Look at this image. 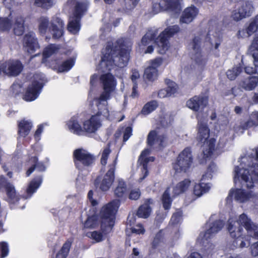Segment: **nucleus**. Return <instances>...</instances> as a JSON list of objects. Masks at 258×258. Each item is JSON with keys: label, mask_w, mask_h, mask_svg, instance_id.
I'll use <instances>...</instances> for the list:
<instances>
[{"label": "nucleus", "mask_w": 258, "mask_h": 258, "mask_svg": "<svg viewBox=\"0 0 258 258\" xmlns=\"http://www.w3.org/2000/svg\"><path fill=\"white\" fill-rule=\"evenodd\" d=\"M100 80L103 85L104 92L99 98H95L93 101V104H95L98 109V112L96 114L92 115L89 119L84 121V133H95L101 126L99 116L102 115L106 118L109 117L107 100L109 99L110 93L115 90L116 83L113 75L110 73L102 75Z\"/></svg>", "instance_id": "f257e3e1"}, {"label": "nucleus", "mask_w": 258, "mask_h": 258, "mask_svg": "<svg viewBox=\"0 0 258 258\" xmlns=\"http://www.w3.org/2000/svg\"><path fill=\"white\" fill-rule=\"evenodd\" d=\"M132 45V42L126 39H119L113 46L108 42L102 50V56L97 69L105 72L110 71L114 66L119 68L125 66L129 60Z\"/></svg>", "instance_id": "f03ea898"}, {"label": "nucleus", "mask_w": 258, "mask_h": 258, "mask_svg": "<svg viewBox=\"0 0 258 258\" xmlns=\"http://www.w3.org/2000/svg\"><path fill=\"white\" fill-rule=\"evenodd\" d=\"M209 41L212 47L217 49L221 43V38L219 33H216L210 30L205 37V35H200L195 37L192 41L188 45V49L190 51L191 58L194 59L199 65H204L206 63V59L203 57L201 53V46L204 43V40Z\"/></svg>", "instance_id": "7ed1b4c3"}, {"label": "nucleus", "mask_w": 258, "mask_h": 258, "mask_svg": "<svg viewBox=\"0 0 258 258\" xmlns=\"http://www.w3.org/2000/svg\"><path fill=\"white\" fill-rule=\"evenodd\" d=\"M89 5L87 1L68 0L66 7L72 8L68 25V30L73 34H77L80 30V20L87 11Z\"/></svg>", "instance_id": "20e7f679"}, {"label": "nucleus", "mask_w": 258, "mask_h": 258, "mask_svg": "<svg viewBox=\"0 0 258 258\" xmlns=\"http://www.w3.org/2000/svg\"><path fill=\"white\" fill-rule=\"evenodd\" d=\"M197 118L198 119L199 125L198 139L200 142L203 143V154L205 158H208L211 156L214 150L215 140L213 138H210V129L207 123L204 122L201 118L199 113H198Z\"/></svg>", "instance_id": "39448f33"}, {"label": "nucleus", "mask_w": 258, "mask_h": 258, "mask_svg": "<svg viewBox=\"0 0 258 258\" xmlns=\"http://www.w3.org/2000/svg\"><path fill=\"white\" fill-rule=\"evenodd\" d=\"M119 206V201L113 200L102 208L100 211L101 229L104 234L111 231L114 224L115 215Z\"/></svg>", "instance_id": "423d86ee"}, {"label": "nucleus", "mask_w": 258, "mask_h": 258, "mask_svg": "<svg viewBox=\"0 0 258 258\" xmlns=\"http://www.w3.org/2000/svg\"><path fill=\"white\" fill-rule=\"evenodd\" d=\"M211 221L212 218H210L208 224V229L205 232L201 233L197 239L198 242L204 246L205 250L207 252H210L214 247V245L209 241V239L220 231L224 225V223L222 220Z\"/></svg>", "instance_id": "0eeeda50"}, {"label": "nucleus", "mask_w": 258, "mask_h": 258, "mask_svg": "<svg viewBox=\"0 0 258 258\" xmlns=\"http://www.w3.org/2000/svg\"><path fill=\"white\" fill-rule=\"evenodd\" d=\"M46 82V80L44 74L39 73L34 75L32 83L28 87L24 99L27 101L35 100L38 97Z\"/></svg>", "instance_id": "6e6552de"}, {"label": "nucleus", "mask_w": 258, "mask_h": 258, "mask_svg": "<svg viewBox=\"0 0 258 258\" xmlns=\"http://www.w3.org/2000/svg\"><path fill=\"white\" fill-rule=\"evenodd\" d=\"M254 68L245 67V72L248 74H256L258 75V54H252ZM240 87L246 91L254 90L258 86V76L249 77L241 81L239 84Z\"/></svg>", "instance_id": "1a4fd4ad"}, {"label": "nucleus", "mask_w": 258, "mask_h": 258, "mask_svg": "<svg viewBox=\"0 0 258 258\" xmlns=\"http://www.w3.org/2000/svg\"><path fill=\"white\" fill-rule=\"evenodd\" d=\"M216 168L214 163L211 164L206 173L202 176L200 182L196 184L194 188V194L198 197L202 196L203 194L208 192L211 188L210 183L207 182L212 178V173Z\"/></svg>", "instance_id": "9d476101"}, {"label": "nucleus", "mask_w": 258, "mask_h": 258, "mask_svg": "<svg viewBox=\"0 0 258 258\" xmlns=\"http://www.w3.org/2000/svg\"><path fill=\"white\" fill-rule=\"evenodd\" d=\"M192 162L191 150L189 148H186L179 154L173 167L176 172H185L190 168Z\"/></svg>", "instance_id": "9b49d317"}, {"label": "nucleus", "mask_w": 258, "mask_h": 258, "mask_svg": "<svg viewBox=\"0 0 258 258\" xmlns=\"http://www.w3.org/2000/svg\"><path fill=\"white\" fill-rule=\"evenodd\" d=\"M179 31L177 25L168 27L164 30L156 39L155 42L158 46V51L160 54H164L168 50L169 45L168 38Z\"/></svg>", "instance_id": "f8f14e48"}, {"label": "nucleus", "mask_w": 258, "mask_h": 258, "mask_svg": "<svg viewBox=\"0 0 258 258\" xmlns=\"http://www.w3.org/2000/svg\"><path fill=\"white\" fill-rule=\"evenodd\" d=\"M116 159L117 158H115L109 165V169L106 174L102 176H98L95 181V184H98L99 188L102 191H107L114 181Z\"/></svg>", "instance_id": "ddd939ff"}, {"label": "nucleus", "mask_w": 258, "mask_h": 258, "mask_svg": "<svg viewBox=\"0 0 258 258\" xmlns=\"http://www.w3.org/2000/svg\"><path fill=\"white\" fill-rule=\"evenodd\" d=\"M23 69L22 63L18 59H10L0 62V74L3 73L10 77H16Z\"/></svg>", "instance_id": "4468645a"}, {"label": "nucleus", "mask_w": 258, "mask_h": 258, "mask_svg": "<svg viewBox=\"0 0 258 258\" xmlns=\"http://www.w3.org/2000/svg\"><path fill=\"white\" fill-rule=\"evenodd\" d=\"M254 11V7L251 2L242 1L236 5V9L233 11L231 17L236 21L251 16Z\"/></svg>", "instance_id": "2eb2a0df"}, {"label": "nucleus", "mask_w": 258, "mask_h": 258, "mask_svg": "<svg viewBox=\"0 0 258 258\" xmlns=\"http://www.w3.org/2000/svg\"><path fill=\"white\" fill-rule=\"evenodd\" d=\"M258 195V189L256 192L250 189L245 190L242 189H232L229 192L227 198V201H231L233 198L234 200L239 203H245L253 201Z\"/></svg>", "instance_id": "dca6fc26"}, {"label": "nucleus", "mask_w": 258, "mask_h": 258, "mask_svg": "<svg viewBox=\"0 0 258 258\" xmlns=\"http://www.w3.org/2000/svg\"><path fill=\"white\" fill-rule=\"evenodd\" d=\"M147 141L149 146L160 149L166 145L167 138L159 129H156L150 132L147 137Z\"/></svg>", "instance_id": "f3484780"}, {"label": "nucleus", "mask_w": 258, "mask_h": 258, "mask_svg": "<svg viewBox=\"0 0 258 258\" xmlns=\"http://www.w3.org/2000/svg\"><path fill=\"white\" fill-rule=\"evenodd\" d=\"M75 164L77 168L81 169V165L88 166L94 162V156L83 149H77L74 152Z\"/></svg>", "instance_id": "a211bd4d"}, {"label": "nucleus", "mask_w": 258, "mask_h": 258, "mask_svg": "<svg viewBox=\"0 0 258 258\" xmlns=\"http://www.w3.org/2000/svg\"><path fill=\"white\" fill-rule=\"evenodd\" d=\"M150 153V150L149 149H145L142 151L139 157V162L140 163L139 168L141 171L139 178V182H142L148 175V163L150 161L153 162L154 160L153 157H148Z\"/></svg>", "instance_id": "6ab92c4d"}, {"label": "nucleus", "mask_w": 258, "mask_h": 258, "mask_svg": "<svg viewBox=\"0 0 258 258\" xmlns=\"http://www.w3.org/2000/svg\"><path fill=\"white\" fill-rule=\"evenodd\" d=\"M162 61V58L160 57L151 60L150 66L145 70L144 78L151 82L156 80L158 76L157 68L161 65Z\"/></svg>", "instance_id": "aec40b11"}, {"label": "nucleus", "mask_w": 258, "mask_h": 258, "mask_svg": "<svg viewBox=\"0 0 258 258\" xmlns=\"http://www.w3.org/2000/svg\"><path fill=\"white\" fill-rule=\"evenodd\" d=\"M239 226L242 225L247 231L248 236L254 238H258V226L253 223L245 214H242L238 220Z\"/></svg>", "instance_id": "412c9836"}, {"label": "nucleus", "mask_w": 258, "mask_h": 258, "mask_svg": "<svg viewBox=\"0 0 258 258\" xmlns=\"http://www.w3.org/2000/svg\"><path fill=\"white\" fill-rule=\"evenodd\" d=\"M6 190L10 202L15 203L19 198L17 195L14 186L8 182L3 176H0V191Z\"/></svg>", "instance_id": "4be33fe9"}, {"label": "nucleus", "mask_w": 258, "mask_h": 258, "mask_svg": "<svg viewBox=\"0 0 258 258\" xmlns=\"http://www.w3.org/2000/svg\"><path fill=\"white\" fill-rule=\"evenodd\" d=\"M23 45L26 50L29 53H32L39 48V46L34 32H30L25 35Z\"/></svg>", "instance_id": "5701e85b"}, {"label": "nucleus", "mask_w": 258, "mask_h": 258, "mask_svg": "<svg viewBox=\"0 0 258 258\" xmlns=\"http://www.w3.org/2000/svg\"><path fill=\"white\" fill-rule=\"evenodd\" d=\"M208 99L203 96H195L186 102V106L194 111H198L200 108L206 106Z\"/></svg>", "instance_id": "b1692460"}, {"label": "nucleus", "mask_w": 258, "mask_h": 258, "mask_svg": "<svg viewBox=\"0 0 258 258\" xmlns=\"http://www.w3.org/2000/svg\"><path fill=\"white\" fill-rule=\"evenodd\" d=\"M159 7L163 11H172L177 12L180 11L179 0H162L159 4L153 5V9Z\"/></svg>", "instance_id": "393cba45"}, {"label": "nucleus", "mask_w": 258, "mask_h": 258, "mask_svg": "<svg viewBox=\"0 0 258 258\" xmlns=\"http://www.w3.org/2000/svg\"><path fill=\"white\" fill-rule=\"evenodd\" d=\"M165 82L167 88L161 89L158 92V97L160 98L171 97L177 91L178 86L175 82L168 79L166 80Z\"/></svg>", "instance_id": "a878e982"}, {"label": "nucleus", "mask_w": 258, "mask_h": 258, "mask_svg": "<svg viewBox=\"0 0 258 258\" xmlns=\"http://www.w3.org/2000/svg\"><path fill=\"white\" fill-rule=\"evenodd\" d=\"M64 23L62 20L57 16L53 17L51 22V31L53 37L60 38L63 34Z\"/></svg>", "instance_id": "bb28decb"}, {"label": "nucleus", "mask_w": 258, "mask_h": 258, "mask_svg": "<svg viewBox=\"0 0 258 258\" xmlns=\"http://www.w3.org/2000/svg\"><path fill=\"white\" fill-rule=\"evenodd\" d=\"M198 14L199 10L196 7L186 8L182 13L180 22L182 23H190L196 18Z\"/></svg>", "instance_id": "cd10ccee"}, {"label": "nucleus", "mask_w": 258, "mask_h": 258, "mask_svg": "<svg viewBox=\"0 0 258 258\" xmlns=\"http://www.w3.org/2000/svg\"><path fill=\"white\" fill-rule=\"evenodd\" d=\"M227 229L230 235L233 238H238L242 235V228L239 226V222L235 221L233 218L229 219Z\"/></svg>", "instance_id": "c85d7f7f"}, {"label": "nucleus", "mask_w": 258, "mask_h": 258, "mask_svg": "<svg viewBox=\"0 0 258 258\" xmlns=\"http://www.w3.org/2000/svg\"><path fill=\"white\" fill-rule=\"evenodd\" d=\"M67 125L69 130L75 134L81 135L84 133L83 127L81 126L77 117H72L67 122Z\"/></svg>", "instance_id": "c756f323"}, {"label": "nucleus", "mask_w": 258, "mask_h": 258, "mask_svg": "<svg viewBox=\"0 0 258 258\" xmlns=\"http://www.w3.org/2000/svg\"><path fill=\"white\" fill-rule=\"evenodd\" d=\"M32 123L29 120L23 119L18 122V134L20 136L25 137L30 133Z\"/></svg>", "instance_id": "7c9ffc66"}, {"label": "nucleus", "mask_w": 258, "mask_h": 258, "mask_svg": "<svg viewBox=\"0 0 258 258\" xmlns=\"http://www.w3.org/2000/svg\"><path fill=\"white\" fill-rule=\"evenodd\" d=\"M24 20L23 17L17 14L14 18V32L18 36L21 35L24 32Z\"/></svg>", "instance_id": "2f4dec72"}, {"label": "nucleus", "mask_w": 258, "mask_h": 258, "mask_svg": "<svg viewBox=\"0 0 258 258\" xmlns=\"http://www.w3.org/2000/svg\"><path fill=\"white\" fill-rule=\"evenodd\" d=\"M190 181L186 179L178 183L176 186L172 188V197H174L185 192L189 187Z\"/></svg>", "instance_id": "473e14b6"}, {"label": "nucleus", "mask_w": 258, "mask_h": 258, "mask_svg": "<svg viewBox=\"0 0 258 258\" xmlns=\"http://www.w3.org/2000/svg\"><path fill=\"white\" fill-rule=\"evenodd\" d=\"M117 185L114 190V195L117 197H123L127 194V187L122 179H117Z\"/></svg>", "instance_id": "72a5a7b5"}, {"label": "nucleus", "mask_w": 258, "mask_h": 258, "mask_svg": "<svg viewBox=\"0 0 258 258\" xmlns=\"http://www.w3.org/2000/svg\"><path fill=\"white\" fill-rule=\"evenodd\" d=\"M42 181V178L40 176L35 177L31 181L27 189V193L29 195V197H30L40 186Z\"/></svg>", "instance_id": "f704fd0d"}, {"label": "nucleus", "mask_w": 258, "mask_h": 258, "mask_svg": "<svg viewBox=\"0 0 258 258\" xmlns=\"http://www.w3.org/2000/svg\"><path fill=\"white\" fill-rule=\"evenodd\" d=\"M29 162L32 164V166L27 170L26 174L27 176H29L34 170L35 168H36L40 171H44L45 167L43 164L37 162V158L36 157L31 158Z\"/></svg>", "instance_id": "c9c22d12"}, {"label": "nucleus", "mask_w": 258, "mask_h": 258, "mask_svg": "<svg viewBox=\"0 0 258 258\" xmlns=\"http://www.w3.org/2000/svg\"><path fill=\"white\" fill-rule=\"evenodd\" d=\"M258 125V112H252L250 116L249 119L241 124L243 129H247L253 126Z\"/></svg>", "instance_id": "e433bc0d"}, {"label": "nucleus", "mask_w": 258, "mask_h": 258, "mask_svg": "<svg viewBox=\"0 0 258 258\" xmlns=\"http://www.w3.org/2000/svg\"><path fill=\"white\" fill-rule=\"evenodd\" d=\"M151 211V208L149 204L145 203L139 207L137 215L140 218H147L150 216Z\"/></svg>", "instance_id": "4c0bfd02"}, {"label": "nucleus", "mask_w": 258, "mask_h": 258, "mask_svg": "<svg viewBox=\"0 0 258 258\" xmlns=\"http://www.w3.org/2000/svg\"><path fill=\"white\" fill-rule=\"evenodd\" d=\"M171 189L170 187L167 188L164 192L162 201L164 208L165 210H168L170 208L172 203V198L170 197Z\"/></svg>", "instance_id": "58836bf2"}, {"label": "nucleus", "mask_w": 258, "mask_h": 258, "mask_svg": "<svg viewBox=\"0 0 258 258\" xmlns=\"http://www.w3.org/2000/svg\"><path fill=\"white\" fill-rule=\"evenodd\" d=\"M158 106V104L157 101L152 100L149 101L144 105L141 112L143 114L148 115L155 110Z\"/></svg>", "instance_id": "ea45409f"}, {"label": "nucleus", "mask_w": 258, "mask_h": 258, "mask_svg": "<svg viewBox=\"0 0 258 258\" xmlns=\"http://www.w3.org/2000/svg\"><path fill=\"white\" fill-rule=\"evenodd\" d=\"M38 30L40 33L45 34L47 30L49 20L47 17H41L38 20Z\"/></svg>", "instance_id": "a19ab883"}, {"label": "nucleus", "mask_w": 258, "mask_h": 258, "mask_svg": "<svg viewBox=\"0 0 258 258\" xmlns=\"http://www.w3.org/2000/svg\"><path fill=\"white\" fill-rule=\"evenodd\" d=\"M242 72V68L239 64L234 67L232 69L229 70L226 73L227 76L230 80H234Z\"/></svg>", "instance_id": "79ce46f5"}, {"label": "nucleus", "mask_w": 258, "mask_h": 258, "mask_svg": "<svg viewBox=\"0 0 258 258\" xmlns=\"http://www.w3.org/2000/svg\"><path fill=\"white\" fill-rule=\"evenodd\" d=\"M75 60L71 58L62 63L58 68V71L59 72H67L69 71L74 65Z\"/></svg>", "instance_id": "37998d69"}, {"label": "nucleus", "mask_w": 258, "mask_h": 258, "mask_svg": "<svg viewBox=\"0 0 258 258\" xmlns=\"http://www.w3.org/2000/svg\"><path fill=\"white\" fill-rule=\"evenodd\" d=\"M164 243L163 234L162 231L158 232L154 238L152 242V246L154 248H157L162 246Z\"/></svg>", "instance_id": "c03bdc74"}, {"label": "nucleus", "mask_w": 258, "mask_h": 258, "mask_svg": "<svg viewBox=\"0 0 258 258\" xmlns=\"http://www.w3.org/2000/svg\"><path fill=\"white\" fill-rule=\"evenodd\" d=\"M156 34L151 30L148 31L141 40V44L145 46L149 44L155 38Z\"/></svg>", "instance_id": "a18cd8bd"}, {"label": "nucleus", "mask_w": 258, "mask_h": 258, "mask_svg": "<svg viewBox=\"0 0 258 258\" xmlns=\"http://www.w3.org/2000/svg\"><path fill=\"white\" fill-rule=\"evenodd\" d=\"M98 225L97 217L92 216L89 217L84 224V227L87 228H94Z\"/></svg>", "instance_id": "49530a36"}, {"label": "nucleus", "mask_w": 258, "mask_h": 258, "mask_svg": "<svg viewBox=\"0 0 258 258\" xmlns=\"http://www.w3.org/2000/svg\"><path fill=\"white\" fill-rule=\"evenodd\" d=\"M234 243L235 244V246L236 247L243 248L249 245L250 242L248 239H246L245 237H243L242 235L239 238H236Z\"/></svg>", "instance_id": "de8ad7c7"}, {"label": "nucleus", "mask_w": 258, "mask_h": 258, "mask_svg": "<svg viewBox=\"0 0 258 258\" xmlns=\"http://www.w3.org/2000/svg\"><path fill=\"white\" fill-rule=\"evenodd\" d=\"M11 26V23L9 19L0 18V33L10 30Z\"/></svg>", "instance_id": "09e8293b"}, {"label": "nucleus", "mask_w": 258, "mask_h": 258, "mask_svg": "<svg viewBox=\"0 0 258 258\" xmlns=\"http://www.w3.org/2000/svg\"><path fill=\"white\" fill-rule=\"evenodd\" d=\"M35 4L38 7L47 9L53 6L54 0H35Z\"/></svg>", "instance_id": "8fccbe9b"}, {"label": "nucleus", "mask_w": 258, "mask_h": 258, "mask_svg": "<svg viewBox=\"0 0 258 258\" xmlns=\"http://www.w3.org/2000/svg\"><path fill=\"white\" fill-rule=\"evenodd\" d=\"M87 236L94 240L95 242H99L103 240V235L101 232L94 231L87 233Z\"/></svg>", "instance_id": "3c124183"}, {"label": "nucleus", "mask_w": 258, "mask_h": 258, "mask_svg": "<svg viewBox=\"0 0 258 258\" xmlns=\"http://www.w3.org/2000/svg\"><path fill=\"white\" fill-rule=\"evenodd\" d=\"M58 48L54 44H51L46 47L43 51V56L47 58L50 56L52 54L54 53L57 50Z\"/></svg>", "instance_id": "603ef678"}, {"label": "nucleus", "mask_w": 258, "mask_h": 258, "mask_svg": "<svg viewBox=\"0 0 258 258\" xmlns=\"http://www.w3.org/2000/svg\"><path fill=\"white\" fill-rule=\"evenodd\" d=\"M248 51L252 55L253 53L258 54L257 52H254L255 51H258V33L255 35L254 37L249 46Z\"/></svg>", "instance_id": "864d4df0"}, {"label": "nucleus", "mask_w": 258, "mask_h": 258, "mask_svg": "<svg viewBox=\"0 0 258 258\" xmlns=\"http://www.w3.org/2000/svg\"><path fill=\"white\" fill-rule=\"evenodd\" d=\"M73 242V238H70L68 239L66 242L63 244L60 250L59 251L60 252L63 253L64 255H68L70 248L72 246V243Z\"/></svg>", "instance_id": "5fc2aeb1"}, {"label": "nucleus", "mask_w": 258, "mask_h": 258, "mask_svg": "<svg viewBox=\"0 0 258 258\" xmlns=\"http://www.w3.org/2000/svg\"><path fill=\"white\" fill-rule=\"evenodd\" d=\"M110 152L111 150L109 147H106L103 149L100 159L102 165H105L107 164V160Z\"/></svg>", "instance_id": "6e6d98bb"}, {"label": "nucleus", "mask_w": 258, "mask_h": 258, "mask_svg": "<svg viewBox=\"0 0 258 258\" xmlns=\"http://www.w3.org/2000/svg\"><path fill=\"white\" fill-rule=\"evenodd\" d=\"M9 253L8 244L5 242H0V258L7 256Z\"/></svg>", "instance_id": "4d7b16f0"}, {"label": "nucleus", "mask_w": 258, "mask_h": 258, "mask_svg": "<svg viewBox=\"0 0 258 258\" xmlns=\"http://www.w3.org/2000/svg\"><path fill=\"white\" fill-rule=\"evenodd\" d=\"M132 231L137 234H143L145 233V230L142 224H138L132 228Z\"/></svg>", "instance_id": "13d9d810"}, {"label": "nucleus", "mask_w": 258, "mask_h": 258, "mask_svg": "<svg viewBox=\"0 0 258 258\" xmlns=\"http://www.w3.org/2000/svg\"><path fill=\"white\" fill-rule=\"evenodd\" d=\"M141 196V192L139 188H136L132 190L129 195V198L131 200H136L139 198Z\"/></svg>", "instance_id": "bf43d9fd"}, {"label": "nucleus", "mask_w": 258, "mask_h": 258, "mask_svg": "<svg viewBox=\"0 0 258 258\" xmlns=\"http://www.w3.org/2000/svg\"><path fill=\"white\" fill-rule=\"evenodd\" d=\"M250 249L251 254L253 256H258V241L251 244Z\"/></svg>", "instance_id": "052dcab7"}, {"label": "nucleus", "mask_w": 258, "mask_h": 258, "mask_svg": "<svg viewBox=\"0 0 258 258\" xmlns=\"http://www.w3.org/2000/svg\"><path fill=\"white\" fill-rule=\"evenodd\" d=\"M172 119L168 114H165L163 118L161 120V123L164 126H166L171 123Z\"/></svg>", "instance_id": "680f3d73"}, {"label": "nucleus", "mask_w": 258, "mask_h": 258, "mask_svg": "<svg viewBox=\"0 0 258 258\" xmlns=\"http://www.w3.org/2000/svg\"><path fill=\"white\" fill-rule=\"evenodd\" d=\"M237 36L238 38H244L248 37L250 36L248 34L247 29L245 28V29H242L241 30H239L237 33Z\"/></svg>", "instance_id": "e2e57ef3"}, {"label": "nucleus", "mask_w": 258, "mask_h": 258, "mask_svg": "<svg viewBox=\"0 0 258 258\" xmlns=\"http://www.w3.org/2000/svg\"><path fill=\"white\" fill-rule=\"evenodd\" d=\"M181 216V213L180 212H177L174 213L171 218V222L173 224H176L179 222L180 217Z\"/></svg>", "instance_id": "0e129e2a"}, {"label": "nucleus", "mask_w": 258, "mask_h": 258, "mask_svg": "<svg viewBox=\"0 0 258 258\" xmlns=\"http://www.w3.org/2000/svg\"><path fill=\"white\" fill-rule=\"evenodd\" d=\"M43 132V125H39L36 131L34 137L36 141H38L40 139V135Z\"/></svg>", "instance_id": "69168bd1"}, {"label": "nucleus", "mask_w": 258, "mask_h": 258, "mask_svg": "<svg viewBox=\"0 0 258 258\" xmlns=\"http://www.w3.org/2000/svg\"><path fill=\"white\" fill-rule=\"evenodd\" d=\"M132 135V128L130 127H127L124 131L123 134V141H126Z\"/></svg>", "instance_id": "338daca9"}, {"label": "nucleus", "mask_w": 258, "mask_h": 258, "mask_svg": "<svg viewBox=\"0 0 258 258\" xmlns=\"http://www.w3.org/2000/svg\"><path fill=\"white\" fill-rule=\"evenodd\" d=\"M98 75L97 74H94L91 77L90 79V85L91 88L94 86H95L98 80Z\"/></svg>", "instance_id": "774afa93"}]
</instances>
